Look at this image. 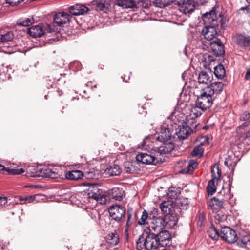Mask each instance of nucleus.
Here are the masks:
<instances>
[{"label":"nucleus","mask_w":250,"mask_h":250,"mask_svg":"<svg viewBox=\"0 0 250 250\" xmlns=\"http://www.w3.org/2000/svg\"><path fill=\"white\" fill-rule=\"evenodd\" d=\"M228 178H229L228 187L225 188L223 186L220 193L209 201V206L212 209H217L222 208L223 204L228 202L232 197L230 192V187L232 183V179H230V176H228Z\"/></svg>","instance_id":"obj_1"},{"label":"nucleus","mask_w":250,"mask_h":250,"mask_svg":"<svg viewBox=\"0 0 250 250\" xmlns=\"http://www.w3.org/2000/svg\"><path fill=\"white\" fill-rule=\"evenodd\" d=\"M202 18L205 23L216 22L218 29L219 23L220 24L221 29L225 30L227 28L226 19L223 16L222 12L220 11L218 6L213 7L210 11L203 14Z\"/></svg>","instance_id":"obj_2"},{"label":"nucleus","mask_w":250,"mask_h":250,"mask_svg":"<svg viewBox=\"0 0 250 250\" xmlns=\"http://www.w3.org/2000/svg\"><path fill=\"white\" fill-rule=\"evenodd\" d=\"M177 221L176 217H173V220L169 218L168 215H165L164 217H158L156 218L149 223L148 229L150 232L157 233L163 230L165 227H171L174 226Z\"/></svg>","instance_id":"obj_3"},{"label":"nucleus","mask_w":250,"mask_h":250,"mask_svg":"<svg viewBox=\"0 0 250 250\" xmlns=\"http://www.w3.org/2000/svg\"><path fill=\"white\" fill-rule=\"evenodd\" d=\"M146 238L140 236L136 242V248L139 250H157L159 248V243L155 233L149 232L146 234Z\"/></svg>","instance_id":"obj_4"},{"label":"nucleus","mask_w":250,"mask_h":250,"mask_svg":"<svg viewBox=\"0 0 250 250\" xmlns=\"http://www.w3.org/2000/svg\"><path fill=\"white\" fill-rule=\"evenodd\" d=\"M57 31L58 29H56L53 24H41L28 28V33L33 37L38 38L46 33L57 32Z\"/></svg>","instance_id":"obj_5"},{"label":"nucleus","mask_w":250,"mask_h":250,"mask_svg":"<svg viewBox=\"0 0 250 250\" xmlns=\"http://www.w3.org/2000/svg\"><path fill=\"white\" fill-rule=\"evenodd\" d=\"M212 96L206 91L203 92L200 96L198 97L195 105L202 111H204L209 109L213 104Z\"/></svg>","instance_id":"obj_6"},{"label":"nucleus","mask_w":250,"mask_h":250,"mask_svg":"<svg viewBox=\"0 0 250 250\" xmlns=\"http://www.w3.org/2000/svg\"><path fill=\"white\" fill-rule=\"evenodd\" d=\"M87 197L96 200L98 203L105 204L107 201V197L102 193V191L97 186L90 187L87 191Z\"/></svg>","instance_id":"obj_7"},{"label":"nucleus","mask_w":250,"mask_h":250,"mask_svg":"<svg viewBox=\"0 0 250 250\" xmlns=\"http://www.w3.org/2000/svg\"><path fill=\"white\" fill-rule=\"evenodd\" d=\"M136 160L145 164H152L157 165L158 164L162 163L165 161L164 158H159L158 155L157 156H152L146 153H140L137 155L136 157Z\"/></svg>","instance_id":"obj_8"},{"label":"nucleus","mask_w":250,"mask_h":250,"mask_svg":"<svg viewBox=\"0 0 250 250\" xmlns=\"http://www.w3.org/2000/svg\"><path fill=\"white\" fill-rule=\"evenodd\" d=\"M61 175L57 168H40L31 174L32 177H42L44 178H51L52 179L60 177Z\"/></svg>","instance_id":"obj_9"},{"label":"nucleus","mask_w":250,"mask_h":250,"mask_svg":"<svg viewBox=\"0 0 250 250\" xmlns=\"http://www.w3.org/2000/svg\"><path fill=\"white\" fill-rule=\"evenodd\" d=\"M109 213L112 219L121 222L125 217V208L119 205L112 206L109 208Z\"/></svg>","instance_id":"obj_10"},{"label":"nucleus","mask_w":250,"mask_h":250,"mask_svg":"<svg viewBox=\"0 0 250 250\" xmlns=\"http://www.w3.org/2000/svg\"><path fill=\"white\" fill-rule=\"evenodd\" d=\"M220 235L223 239L229 243H234L238 239L236 231L230 227L227 226L222 228Z\"/></svg>","instance_id":"obj_11"},{"label":"nucleus","mask_w":250,"mask_h":250,"mask_svg":"<svg viewBox=\"0 0 250 250\" xmlns=\"http://www.w3.org/2000/svg\"><path fill=\"white\" fill-rule=\"evenodd\" d=\"M72 18L71 15L67 12H61L56 13L53 18V25L55 26V28H58L56 27V25L61 27L63 24L69 23L70 19ZM58 32V30L57 31Z\"/></svg>","instance_id":"obj_12"},{"label":"nucleus","mask_w":250,"mask_h":250,"mask_svg":"<svg viewBox=\"0 0 250 250\" xmlns=\"http://www.w3.org/2000/svg\"><path fill=\"white\" fill-rule=\"evenodd\" d=\"M207 25L203 29L202 33L205 39L211 41L217 35L216 22L205 23Z\"/></svg>","instance_id":"obj_13"},{"label":"nucleus","mask_w":250,"mask_h":250,"mask_svg":"<svg viewBox=\"0 0 250 250\" xmlns=\"http://www.w3.org/2000/svg\"><path fill=\"white\" fill-rule=\"evenodd\" d=\"M191 132H193V130L189 126L184 125L179 126L172 136V141L183 140L187 138Z\"/></svg>","instance_id":"obj_14"},{"label":"nucleus","mask_w":250,"mask_h":250,"mask_svg":"<svg viewBox=\"0 0 250 250\" xmlns=\"http://www.w3.org/2000/svg\"><path fill=\"white\" fill-rule=\"evenodd\" d=\"M160 247L170 246L171 243V236L168 231L163 230L155 233Z\"/></svg>","instance_id":"obj_15"},{"label":"nucleus","mask_w":250,"mask_h":250,"mask_svg":"<svg viewBox=\"0 0 250 250\" xmlns=\"http://www.w3.org/2000/svg\"><path fill=\"white\" fill-rule=\"evenodd\" d=\"M179 2V10L185 14H190L194 11L195 7L194 0H182Z\"/></svg>","instance_id":"obj_16"},{"label":"nucleus","mask_w":250,"mask_h":250,"mask_svg":"<svg viewBox=\"0 0 250 250\" xmlns=\"http://www.w3.org/2000/svg\"><path fill=\"white\" fill-rule=\"evenodd\" d=\"M235 43L245 49H250V36L239 33L235 36Z\"/></svg>","instance_id":"obj_17"},{"label":"nucleus","mask_w":250,"mask_h":250,"mask_svg":"<svg viewBox=\"0 0 250 250\" xmlns=\"http://www.w3.org/2000/svg\"><path fill=\"white\" fill-rule=\"evenodd\" d=\"M210 45L216 56H222L225 54V47L220 39L213 41Z\"/></svg>","instance_id":"obj_18"},{"label":"nucleus","mask_w":250,"mask_h":250,"mask_svg":"<svg viewBox=\"0 0 250 250\" xmlns=\"http://www.w3.org/2000/svg\"><path fill=\"white\" fill-rule=\"evenodd\" d=\"M175 146L173 141H170L168 143L163 142V144L158 148L157 154L159 153V158H164V155L169 154L174 148Z\"/></svg>","instance_id":"obj_19"},{"label":"nucleus","mask_w":250,"mask_h":250,"mask_svg":"<svg viewBox=\"0 0 250 250\" xmlns=\"http://www.w3.org/2000/svg\"><path fill=\"white\" fill-rule=\"evenodd\" d=\"M69 12L72 15L78 16L87 13L90 9L83 4H75L68 8Z\"/></svg>","instance_id":"obj_20"},{"label":"nucleus","mask_w":250,"mask_h":250,"mask_svg":"<svg viewBox=\"0 0 250 250\" xmlns=\"http://www.w3.org/2000/svg\"><path fill=\"white\" fill-rule=\"evenodd\" d=\"M156 139L163 142H167L169 140L172 141V137L170 129L167 126H162Z\"/></svg>","instance_id":"obj_21"},{"label":"nucleus","mask_w":250,"mask_h":250,"mask_svg":"<svg viewBox=\"0 0 250 250\" xmlns=\"http://www.w3.org/2000/svg\"><path fill=\"white\" fill-rule=\"evenodd\" d=\"M109 0H94L90 2V4L95 6L97 11H106L109 5Z\"/></svg>","instance_id":"obj_22"},{"label":"nucleus","mask_w":250,"mask_h":250,"mask_svg":"<svg viewBox=\"0 0 250 250\" xmlns=\"http://www.w3.org/2000/svg\"><path fill=\"white\" fill-rule=\"evenodd\" d=\"M223 86L222 82H215L212 83L206 91L212 96L214 94H220L223 90Z\"/></svg>","instance_id":"obj_23"},{"label":"nucleus","mask_w":250,"mask_h":250,"mask_svg":"<svg viewBox=\"0 0 250 250\" xmlns=\"http://www.w3.org/2000/svg\"><path fill=\"white\" fill-rule=\"evenodd\" d=\"M160 208L161 211L165 214L166 215L169 216V218L173 220V217H176L175 216H172L171 214L173 208L172 204L170 201H164L160 204Z\"/></svg>","instance_id":"obj_24"},{"label":"nucleus","mask_w":250,"mask_h":250,"mask_svg":"<svg viewBox=\"0 0 250 250\" xmlns=\"http://www.w3.org/2000/svg\"><path fill=\"white\" fill-rule=\"evenodd\" d=\"M109 195L112 198L121 201L125 196V191L122 188H115L109 191Z\"/></svg>","instance_id":"obj_25"},{"label":"nucleus","mask_w":250,"mask_h":250,"mask_svg":"<svg viewBox=\"0 0 250 250\" xmlns=\"http://www.w3.org/2000/svg\"><path fill=\"white\" fill-rule=\"evenodd\" d=\"M198 80L200 83L208 84L211 82L212 74L211 72L202 71L199 73Z\"/></svg>","instance_id":"obj_26"},{"label":"nucleus","mask_w":250,"mask_h":250,"mask_svg":"<svg viewBox=\"0 0 250 250\" xmlns=\"http://www.w3.org/2000/svg\"><path fill=\"white\" fill-rule=\"evenodd\" d=\"M136 0H116L115 4L124 8H136Z\"/></svg>","instance_id":"obj_27"},{"label":"nucleus","mask_w":250,"mask_h":250,"mask_svg":"<svg viewBox=\"0 0 250 250\" xmlns=\"http://www.w3.org/2000/svg\"><path fill=\"white\" fill-rule=\"evenodd\" d=\"M84 176V175L82 171L76 170L67 172L65 177L69 180L77 181L81 179Z\"/></svg>","instance_id":"obj_28"},{"label":"nucleus","mask_w":250,"mask_h":250,"mask_svg":"<svg viewBox=\"0 0 250 250\" xmlns=\"http://www.w3.org/2000/svg\"><path fill=\"white\" fill-rule=\"evenodd\" d=\"M107 241L111 245L116 246L119 243L120 239L118 232L114 230L107 236Z\"/></svg>","instance_id":"obj_29"},{"label":"nucleus","mask_w":250,"mask_h":250,"mask_svg":"<svg viewBox=\"0 0 250 250\" xmlns=\"http://www.w3.org/2000/svg\"><path fill=\"white\" fill-rule=\"evenodd\" d=\"M5 171L9 175H20L23 173L25 170L23 168L12 169L9 167H5L4 166L0 164V171Z\"/></svg>","instance_id":"obj_30"},{"label":"nucleus","mask_w":250,"mask_h":250,"mask_svg":"<svg viewBox=\"0 0 250 250\" xmlns=\"http://www.w3.org/2000/svg\"><path fill=\"white\" fill-rule=\"evenodd\" d=\"M199 109V108L197 107L196 105L191 109L189 118L191 119V121L189 122V119H188V124H189L193 126L194 124V119L202 115V112L200 111H198Z\"/></svg>","instance_id":"obj_31"},{"label":"nucleus","mask_w":250,"mask_h":250,"mask_svg":"<svg viewBox=\"0 0 250 250\" xmlns=\"http://www.w3.org/2000/svg\"><path fill=\"white\" fill-rule=\"evenodd\" d=\"M106 172L111 176H118L121 173V168L119 165L113 164L106 168Z\"/></svg>","instance_id":"obj_32"},{"label":"nucleus","mask_w":250,"mask_h":250,"mask_svg":"<svg viewBox=\"0 0 250 250\" xmlns=\"http://www.w3.org/2000/svg\"><path fill=\"white\" fill-rule=\"evenodd\" d=\"M187 163L188 165L181 170V172L182 173L187 174L190 172H192L197 167V162L195 160H190Z\"/></svg>","instance_id":"obj_33"},{"label":"nucleus","mask_w":250,"mask_h":250,"mask_svg":"<svg viewBox=\"0 0 250 250\" xmlns=\"http://www.w3.org/2000/svg\"><path fill=\"white\" fill-rule=\"evenodd\" d=\"M225 72L224 67L221 63L214 67V74L215 77L219 79H222L224 77Z\"/></svg>","instance_id":"obj_34"},{"label":"nucleus","mask_w":250,"mask_h":250,"mask_svg":"<svg viewBox=\"0 0 250 250\" xmlns=\"http://www.w3.org/2000/svg\"><path fill=\"white\" fill-rule=\"evenodd\" d=\"M34 22V19L33 17L23 18L20 19L17 21V25L21 26H29Z\"/></svg>","instance_id":"obj_35"},{"label":"nucleus","mask_w":250,"mask_h":250,"mask_svg":"<svg viewBox=\"0 0 250 250\" xmlns=\"http://www.w3.org/2000/svg\"><path fill=\"white\" fill-rule=\"evenodd\" d=\"M201 61L202 62L204 63V66L207 68L208 66L210 65L215 61V59L213 56L206 53L203 54Z\"/></svg>","instance_id":"obj_36"},{"label":"nucleus","mask_w":250,"mask_h":250,"mask_svg":"<svg viewBox=\"0 0 250 250\" xmlns=\"http://www.w3.org/2000/svg\"><path fill=\"white\" fill-rule=\"evenodd\" d=\"M150 221L151 220L149 218L148 212L146 210H144L142 216L138 222V224L142 226L149 224Z\"/></svg>","instance_id":"obj_37"},{"label":"nucleus","mask_w":250,"mask_h":250,"mask_svg":"<svg viewBox=\"0 0 250 250\" xmlns=\"http://www.w3.org/2000/svg\"><path fill=\"white\" fill-rule=\"evenodd\" d=\"M136 8H148L152 5L150 0H136Z\"/></svg>","instance_id":"obj_38"},{"label":"nucleus","mask_w":250,"mask_h":250,"mask_svg":"<svg viewBox=\"0 0 250 250\" xmlns=\"http://www.w3.org/2000/svg\"><path fill=\"white\" fill-rule=\"evenodd\" d=\"M207 232L209 237L213 240H217L219 236V231L212 225L209 228Z\"/></svg>","instance_id":"obj_39"},{"label":"nucleus","mask_w":250,"mask_h":250,"mask_svg":"<svg viewBox=\"0 0 250 250\" xmlns=\"http://www.w3.org/2000/svg\"><path fill=\"white\" fill-rule=\"evenodd\" d=\"M127 222H126V226H125V232L126 234L128 232V229H129V227H130L133 224V223L136 220V216H133L132 214L129 211H127Z\"/></svg>","instance_id":"obj_40"},{"label":"nucleus","mask_w":250,"mask_h":250,"mask_svg":"<svg viewBox=\"0 0 250 250\" xmlns=\"http://www.w3.org/2000/svg\"><path fill=\"white\" fill-rule=\"evenodd\" d=\"M180 193V188L175 187H170L169 188L167 196L171 199H175L177 198Z\"/></svg>","instance_id":"obj_41"},{"label":"nucleus","mask_w":250,"mask_h":250,"mask_svg":"<svg viewBox=\"0 0 250 250\" xmlns=\"http://www.w3.org/2000/svg\"><path fill=\"white\" fill-rule=\"evenodd\" d=\"M14 34L12 32H8L5 34H0V43H4L12 40Z\"/></svg>","instance_id":"obj_42"},{"label":"nucleus","mask_w":250,"mask_h":250,"mask_svg":"<svg viewBox=\"0 0 250 250\" xmlns=\"http://www.w3.org/2000/svg\"><path fill=\"white\" fill-rule=\"evenodd\" d=\"M152 4L157 7L164 8L170 4V0H154Z\"/></svg>","instance_id":"obj_43"},{"label":"nucleus","mask_w":250,"mask_h":250,"mask_svg":"<svg viewBox=\"0 0 250 250\" xmlns=\"http://www.w3.org/2000/svg\"><path fill=\"white\" fill-rule=\"evenodd\" d=\"M211 172L212 177L214 179L218 180L221 177V170L219 169L218 165H215L211 167Z\"/></svg>","instance_id":"obj_44"},{"label":"nucleus","mask_w":250,"mask_h":250,"mask_svg":"<svg viewBox=\"0 0 250 250\" xmlns=\"http://www.w3.org/2000/svg\"><path fill=\"white\" fill-rule=\"evenodd\" d=\"M227 218L226 215L221 210H218L214 215V219L216 224H219L226 221Z\"/></svg>","instance_id":"obj_45"},{"label":"nucleus","mask_w":250,"mask_h":250,"mask_svg":"<svg viewBox=\"0 0 250 250\" xmlns=\"http://www.w3.org/2000/svg\"><path fill=\"white\" fill-rule=\"evenodd\" d=\"M214 180L213 178L209 181L207 189L208 194L212 195L216 191V188L214 185Z\"/></svg>","instance_id":"obj_46"},{"label":"nucleus","mask_w":250,"mask_h":250,"mask_svg":"<svg viewBox=\"0 0 250 250\" xmlns=\"http://www.w3.org/2000/svg\"><path fill=\"white\" fill-rule=\"evenodd\" d=\"M203 152L204 150L202 148L198 146L194 148L191 154L194 157H201L203 155Z\"/></svg>","instance_id":"obj_47"},{"label":"nucleus","mask_w":250,"mask_h":250,"mask_svg":"<svg viewBox=\"0 0 250 250\" xmlns=\"http://www.w3.org/2000/svg\"><path fill=\"white\" fill-rule=\"evenodd\" d=\"M248 243H250V236L249 235L243 236L238 242V245L242 247H246Z\"/></svg>","instance_id":"obj_48"},{"label":"nucleus","mask_w":250,"mask_h":250,"mask_svg":"<svg viewBox=\"0 0 250 250\" xmlns=\"http://www.w3.org/2000/svg\"><path fill=\"white\" fill-rule=\"evenodd\" d=\"M134 167L133 165L127 163L125 165V171L126 173H132L134 170Z\"/></svg>","instance_id":"obj_49"},{"label":"nucleus","mask_w":250,"mask_h":250,"mask_svg":"<svg viewBox=\"0 0 250 250\" xmlns=\"http://www.w3.org/2000/svg\"><path fill=\"white\" fill-rule=\"evenodd\" d=\"M158 209L153 208L148 213L149 218L151 220L155 219L158 217L157 216L158 215Z\"/></svg>","instance_id":"obj_50"},{"label":"nucleus","mask_w":250,"mask_h":250,"mask_svg":"<svg viewBox=\"0 0 250 250\" xmlns=\"http://www.w3.org/2000/svg\"><path fill=\"white\" fill-rule=\"evenodd\" d=\"M240 120L243 121H249L250 120V111H245L242 114L240 117Z\"/></svg>","instance_id":"obj_51"},{"label":"nucleus","mask_w":250,"mask_h":250,"mask_svg":"<svg viewBox=\"0 0 250 250\" xmlns=\"http://www.w3.org/2000/svg\"><path fill=\"white\" fill-rule=\"evenodd\" d=\"M7 203V198L5 196H0V210H1Z\"/></svg>","instance_id":"obj_52"},{"label":"nucleus","mask_w":250,"mask_h":250,"mask_svg":"<svg viewBox=\"0 0 250 250\" xmlns=\"http://www.w3.org/2000/svg\"><path fill=\"white\" fill-rule=\"evenodd\" d=\"M85 176L87 179H96L97 178V176L96 175L95 172L93 171H90L89 172H87L85 174Z\"/></svg>","instance_id":"obj_53"},{"label":"nucleus","mask_w":250,"mask_h":250,"mask_svg":"<svg viewBox=\"0 0 250 250\" xmlns=\"http://www.w3.org/2000/svg\"><path fill=\"white\" fill-rule=\"evenodd\" d=\"M23 0H7V3L12 6H14L23 1Z\"/></svg>","instance_id":"obj_54"},{"label":"nucleus","mask_w":250,"mask_h":250,"mask_svg":"<svg viewBox=\"0 0 250 250\" xmlns=\"http://www.w3.org/2000/svg\"><path fill=\"white\" fill-rule=\"evenodd\" d=\"M244 139L246 141H250V128L244 134Z\"/></svg>","instance_id":"obj_55"},{"label":"nucleus","mask_w":250,"mask_h":250,"mask_svg":"<svg viewBox=\"0 0 250 250\" xmlns=\"http://www.w3.org/2000/svg\"><path fill=\"white\" fill-rule=\"evenodd\" d=\"M35 199V197L33 196H25V201H28V202H31Z\"/></svg>","instance_id":"obj_56"},{"label":"nucleus","mask_w":250,"mask_h":250,"mask_svg":"<svg viewBox=\"0 0 250 250\" xmlns=\"http://www.w3.org/2000/svg\"><path fill=\"white\" fill-rule=\"evenodd\" d=\"M245 77L246 80L250 79V67L248 69Z\"/></svg>","instance_id":"obj_57"},{"label":"nucleus","mask_w":250,"mask_h":250,"mask_svg":"<svg viewBox=\"0 0 250 250\" xmlns=\"http://www.w3.org/2000/svg\"><path fill=\"white\" fill-rule=\"evenodd\" d=\"M240 10H242V11L247 10V13H249L250 12V8H249V6H247L245 7H242L240 9Z\"/></svg>","instance_id":"obj_58"},{"label":"nucleus","mask_w":250,"mask_h":250,"mask_svg":"<svg viewBox=\"0 0 250 250\" xmlns=\"http://www.w3.org/2000/svg\"><path fill=\"white\" fill-rule=\"evenodd\" d=\"M202 139L204 140V142H206L208 143H209V138L208 136H205L202 137Z\"/></svg>","instance_id":"obj_59"},{"label":"nucleus","mask_w":250,"mask_h":250,"mask_svg":"<svg viewBox=\"0 0 250 250\" xmlns=\"http://www.w3.org/2000/svg\"><path fill=\"white\" fill-rule=\"evenodd\" d=\"M248 124H247V123H246H246H244L242 124V125H241V126H240V128H242V127H243L247 126H248Z\"/></svg>","instance_id":"obj_60"},{"label":"nucleus","mask_w":250,"mask_h":250,"mask_svg":"<svg viewBox=\"0 0 250 250\" xmlns=\"http://www.w3.org/2000/svg\"><path fill=\"white\" fill-rule=\"evenodd\" d=\"M25 197L21 196V197H20V200L21 201H24V200L25 201Z\"/></svg>","instance_id":"obj_61"},{"label":"nucleus","mask_w":250,"mask_h":250,"mask_svg":"<svg viewBox=\"0 0 250 250\" xmlns=\"http://www.w3.org/2000/svg\"><path fill=\"white\" fill-rule=\"evenodd\" d=\"M224 164H225V165H226L228 167H229V165H228V161H227L226 160L225 161Z\"/></svg>","instance_id":"obj_62"},{"label":"nucleus","mask_w":250,"mask_h":250,"mask_svg":"<svg viewBox=\"0 0 250 250\" xmlns=\"http://www.w3.org/2000/svg\"><path fill=\"white\" fill-rule=\"evenodd\" d=\"M247 3L250 4V0H246Z\"/></svg>","instance_id":"obj_63"},{"label":"nucleus","mask_w":250,"mask_h":250,"mask_svg":"<svg viewBox=\"0 0 250 250\" xmlns=\"http://www.w3.org/2000/svg\"><path fill=\"white\" fill-rule=\"evenodd\" d=\"M197 126V124H195L194 125V128H196Z\"/></svg>","instance_id":"obj_64"}]
</instances>
